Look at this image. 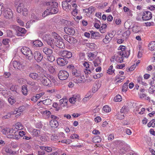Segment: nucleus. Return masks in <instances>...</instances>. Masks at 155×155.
Wrapping results in <instances>:
<instances>
[{
    "label": "nucleus",
    "instance_id": "nucleus-59",
    "mask_svg": "<svg viewBox=\"0 0 155 155\" xmlns=\"http://www.w3.org/2000/svg\"><path fill=\"white\" fill-rule=\"evenodd\" d=\"M87 10L89 11V14H91L94 11V7H90L88 8V10Z\"/></svg>",
    "mask_w": 155,
    "mask_h": 155
},
{
    "label": "nucleus",
    "instance_id": "nucleus-53",
    "mask_svg": "<svg viewBox=\"0 0 155 155\" xmlns=\"http://www.w3.org/2000/svg\"><path fill=\"white\" fill-rule=\"evenodd\" d=\"M10 41V40L8 39H5L2 41V43L3 44L6 45H8Z\"/></svg>",
    "mask_w": 155,
    "mask_h": 155
},
{
    "label": "nucleus",
    "instance_id": "nucleus-7",
    "mask_svg": "<svg viewBox=\"0 0 155 155\" xmlns=\"http://www.w3.org/2000/svg\"><path fill=\"white\" fill-rule=\"evenodd\" d=\"M16 30V35L18 36H23L26 32V30L24 28H21L17 26L15 27Z\"/></svg>",
    "mask_w": 155,
    "mask_h": 155
},
{
    "label": "nucleus",
    "instance_id": "nucleus-19",
    "mask_svg": "<svg viewBox=\"0 0 155 155\" xmlns=\"http://www.w3.org/2000/svg\"><path fill=\"white\" fill-rule=\"evenodd\" d=\"M130 50L125 51H119L118 54L123 57L128 58L130 54Z\"/></svg>",
    "mask_w": 155,
    "mask_h": 155
},
{
    "label": "nucleus",
    "instance_id": "nucleus-42",
    "mask_svg": "<svg viewBox=\"0 0 155 155\" xmlns=\"http://www.w3.org/2000/svg\"><path fill=\"white\" fill-rule=\"evenodd\" d=\"M113 68V66L112 65H110L107 71V73H108L109 74H112V73H114L115 71V70H112Z\"/></svg>",
    "mask_w": 155,
    "mask_h": 155
},
{
    "label": "nucleus",
    "instance_id": "nucleus-28",
    "mask_svg": "<svg viewBox=\"0 0 155 155\" xmlns=\"http://www.w3.org/2000/svg\"><path fill=\"white\" fill-rule=\"evenodd\" d=\"M111 37H110L109 35H106L105 38L103 40V42L105 44H107L111 40Z\"/></svg>",
    "mask_w": 155,
    "mask_h": 155
},
{
    "label": "nucleus",
    "instance_id": "nucleus-11",
    "mask_svg": "<svg viewBox=\"0 0 155 155\" xmlns=\"http://www.w3.org/2000/svg\"><path fill=\"white\" fill-rule=\"evenodd\" d=\"M152 17L151 13L150 12L146 11L143 13L142 19L143 20L147 21L150 19Z\"/></svg>",
    "mask_w": 155,
    "mask_h": 155
},
{
    "label": "nucleus",
    "instance_id": "nucleus-15",
    "mask_svg": "<svg viewBox=\"0 0 155 155\" xmlns=\"http://www.w3.org/2000/svg\"><path fill=\"white\" fill-rule=\"evenodd\" d=\"M57 64L60 66L65 65L68 63V61L64 58H58L57 59Z\"/></svg>",
    "mask_w": 155,
    "mask_h": 155
},
{
    "label": "nucleus",
    "instance_id": "nucleus-9",
    "mask_svg": "<svg viewBox=\"0 0 155 155\" xmlns=\"http://www.w3.org/2000/svg\"><path fill=\"white\" fill-rule=\"evenodd\" d=\"M13 67L15 70H20L23 69L24 67L20 62L16 61H13L12 63Z\"/></svg>",
    "mask_w": 155,
    "mask_h": 155
},
{
    "label": "nucleus",
    "instance_id": "nucleus-49",
    "mask_svg": "<svg viewBox=\"0 0 155 155\" xmlns=\"http://www.w3.org/2000/svg\"><path fill=\"white\" fill-rule=\"evenodd\" d=\"M88 56L91 58H94L96 56V55L94 54L93 53L89 52L88 53Z\"/></svg>",
    "mask_w": 155,
    "mask_h": 155
},
{
    "label": "nucleus",
    "instance_id": "nucleus-5",
    "mask_svg": "<svg viewBox=\"0 0 155 155\" xmlns=\"http://www.w3.org/2000/svg\"><path fill=\"white\" fill-rule=\"evenodd\" d=\"M57 54L61 56L68 58H71L72 55L71 52L64 50L58 51Z\"/></svg>",
    "mask_w": 155,
    "mask_h": 155
},
{
    "label": "nucleus",
    "instance_id": "nucleus-44",
    "mask_svg": "<svg viewBox=\"0 0 155 155\" xmlns=\"http://www.w3.org/2000/svg\"><path fill=\"white\" fill-rule=\"evenodd\" d=\"M103 110L106 112L107 113L110 112L111 110V108L108 106H105L103 107Z\"/></svg>",
    "mask_w": 155,
    "mask_h": 155
},
{
    "label": "nucleus",
    "instance_id": "nucleus-20",
    "mask_svg": "<svg viewBox=\"0 0 155 155\" xmlns=\"http://www.w3.org/2000/svg\"><path fill=\"white\" fill-rule=\"evenodd\" d=\"M42 51L45 54L47 55H50L52 53V50L47 47L44 48L43 49Z\"/></svg>",
    "mask_w": 155,
    "mask_h": 155
},
{
    "label": "nucleus",
    "instance_id": "nucleus-30",
    "mask_svg": "<svg viewBox=\"0 0 155 155\" xmlns=\"http://www.w3.org/2000/svg\"><path fill=\"white\" fill-rule=\"evenodd\" d=\"M40 148L41 150H45L48 152H50L52 150V148L50 147L41 146Z\"/></svg>",
    "mask_w": 155,
    "mask_h": 155
},
{
    "label": "nucleus",
    "instance_id": "nucleus-14",
    "mask_svg": "<svg viewBox=\"0 0 155 155\" xmlns=\"http://www.w3.org/2000/svg\"><path fill=\"white\" fill-rule=\"evenodd\" d=\"M80 95L78 94H75L69 100L70 102L72 104L74 103L77 101H79L80 99Z\"/></svg>",
    "mask_w": 155,
    "mask_h": 155
},
{
    "label": "nucleus",
    "instance_id": "nucleus-23",
    "mask_svg": "<svg viewBox=\"0 0 155 155\" xmlns=\"http://www.w3.org/2000/svg\"><path fill=\"white\" fill-rule=\"evenodd\" d=\"M4 16L7 19L12 18L13 16V14L12 12L7 11L5 12Z\"/></svg>",
    "mask_w": 155,
    "mask_h": 155
},
{
    "label": "nucleus",
    "instance_id": "nucleus-52",
    "mask_svg": "<svg viewBox=\"0 0 155 155\" xmlns=\"http://www.w3.org/2000/svg\"><path fill=\"white\" fill-rule=\"evenodd\" d=\"M124 145H125V146H122L121 147V149L124 150L125 151H126L129 149V146L127 144H126L125 143Z\"/></svg>",
    "mask_w": 155,
    "mask_h": 155
},
{
    "label": "nucleus",
    "instance_id": "nucleus-22",
    "mask_svg": "<svg viewBox=\"0 0 155 155\" xmlns=\"http://www.w3.org/2000/svg\"><path fill=\"white\" fill-rule=\"evenodd\" d=\"M71 72L72 75L76 77H79L81 75L80 71L78 70L76 68L73 71H72Z\"/></svg>",
    "mask_w": 155,
    "mask_h": 155
},
{
    "label": "nucleus",
    "instance_id": "nucleus-35",
    "mask_svg": "<svg viewBox=\"0 0 155 155\" xmlns=\"http://www.w3.org/2000/svg\"><path fill=\"white\" fill-rule=\"evenodd\" d=\"M47 68L48 69L49 71L51 73H53L54 72L55 70L53 66H52L50 65H48L47 66Z\"/></svg>",
    "mask_w": 155,
    "mask_h": 155
},
{
    "label": "nucleus",
    "instance_id": "nucleus-45",
    "mask_svg": "<svg viewBox=\"0 0 155 155\" xmlns=\"http://www.w3.org/2000/svg\"><path fill=\"white\" fill-rule=\"evenodd\" d=\"M41 139L42 141L45 142L49 140V138L47 136H44L41 137Z\"/></svg>",
    "mask_w": 155,
    "mask_h": 155
},
{
    "label": "nucleus",
    "instance_id": "nucleus-37",
    "mask_svg": "<svg viewBox=\"0 0 155 155\" xmlns=\"http://www.w3.org/2000/svg\"><path fill=\"white\" fill-rule=\"evenodd\" d=\"M21 91L23 94L25 95H27L28 93L27 87L25 85L23 86L22 88Z\"/></svg>",
    "mask_w": 155,
    "mask_h": 155
},
{
    "label": "nucleus",
    "instance_id": "nucleus-8",
    "mask_svg": "<svg viewBox=\"0 0 155 155\" xmlns=\"http://www.w3.org/2000/svg\"><path fill=\"white\" fill-rule=\"evenodd\" d=\"M64 39L70 44H73L77 42V40L74 37L67 35H64Z\"/></svg>",
    "mask_w": 155,
    "mask_h": 155
},
{
    "label": "nucleus",
    "instance_id": "nucleus-61",
    "mask_svg": "<svg viewBox=\"0 0 155 155\" xmlns=\"http://www.w3.org/2000/svg\"><path fill=\"white\" fill-rule=\"evenodd\" d=\"M38 155H45V152L44 150H41L38 151Z\"/></svg>",
    "mask_w": 155,
    "mask_h": 155
},
{
    "label": "nucleus",
    "instance_id": "nucleus-18",
    "mask_svg": "<svg viewBox=\"0 0 155 155\" xmlns=\"http://www.w3.org/2000/svg\"><path fill=\"white\" fill-rule=\"evenodd\" d=\"M115 61L118 63H121L123 61V57L122 55H120L118 54V52L117 53V54H115Z\"/></svg>",
    "mask_w": 155,
    "mask_h": 155
},
{
    "label": "nucleus",
    "instance_id": "nucleus-10",
    "mask_svg": "<svg viewBox=\"0 0 155 155\" xmlns=\"http://www.w3.org/2000/svg\"><path fill=\"white\" fill-rule=\"evenodd\" d=\"M64 31L67 34L73 35L75 33V31L74 28L71 27H65L64 28Z\"/></svg>",
    "mask_w": 155,
    "mask_h": 155
},
{
    "label": "nucleus",
    "instance_id": "nucleus-26",
    "mask_svg": "<svg viewBox=\"0 0 155 155\" xmlns=\"http://www.w3.org/2000/svg\"><path fill=\"white\" fill-rule=\"evenodd\" d=\"M33 44L35 46L37 47H41L43 45L42 43L38 40H36L34 41Z\"/></svg>",
    "mask_w": 155,
    "mask_h": 155
},
{
    "label": "nucleus",
    "instance_id": "nucleus-2",
    "mask_svg": "<svg viewBox=\"0 0 155 155\" xmlns=\"http://www.w3.org/2000/svg\"><path fill=\"white\" fill-rule=\"evenodd\" d=\"M21 51L29 60H31L33 58L32 52L29 48L24 47L21 49Z\"/></svg>",
    "mask_w": 155,
    "mask_h": 155
},
{
    "label": "nucleus",
    "instance_id": "nucleus-34",
    "mask_svg": "<svg viewBox=\"0 0 155 155\" xmlns=\"http://www.w3.org/2000/svg\"><path fill=\"white\" fill-rule=\"evenodd\" d=\"M60 103L61 105L62 104H64L63 106H65L67 105V102L68 101V100L66 98H63L61 99L60 100Z\"/></svg>",
    "mask_w": 155,
    "mask_h": 155
},
{
    "label": "nucleus",
    "instance_id": "nucleus-31",
    "mask_svg": "<svg viewBox=\"0 0 155 155\" xmlns=\"http://www.w3.org/2000/svg\"><path fill=\"white\" fill-rule=\"evenodd\" d=\"M32 133L34 136H38L40 134V132L39 130L34 129L32 130Z\"/></svg>",
    "mask_w": 155,
    "mask_h": 155
},
{
    "label": "nucleus",
    "instance_id": "nucleus-4",
    "mask_svg": "<svg viewBox=\"0 0 155 155\" xmlns=\"http://www.w3.org/2000/svg\"><path fill=\"white\" fill-rule=\"evenodd\" d=\"M42 39L49 45H50L51 47L53 46V43L54 41V39L51 37V36L50 35L45 34L43 35Z\"/></svg>",
    "mask_w": 155,
    "mask_h": 155
},
{
    "label": "nucleus",
    "instance_id": "nucleus-33",
    "mask_svg": "<svg viewBox=\"0 0 155 155\" xmlns=\"http://www.w3.org/2000/svg\"><path fill=\"white\" fill-rule=\"evenodd\" d=\"M99 33L98 32H95L92 34L91 36V38L95 39H98L100 37Z\"/></svg>",
    "mask_w": 155,
    "mask_h": 155
},
{
    "label": "nucleus",
    "instance_id": "nucleus-39",
    "mask_svg": "<svg viewBox=\"0 0 155 155\" xmlns=\"http://www.w3.org/2000/svg\"><path fill=\"white\" fill-rule=\"evenodd\" d=\"M129 82V81H128V82H126L123 84L122 89V91L123 92H126L127 91V89H128V84Z\"/></svg>",
    "mask_w": 155,
    "mask_h": 155
},
{
    "label": "nucleus",
    "instance_id": "nucleus-50",
    "mask_svg": "<svg viewBox=\"0 0 155 155\" xmlns=\"http://www.w3.org/2000/svg\"><path fill=\"white\" fill-rule=\"evenodd\" d=\"M51 139L53 141H55L58 139V137L56 135H52L51 137Z\"/></svg>",
    "mask_w": 155,
    "mask_h": 155
},
{
    "label": "nucleus",
    "instance_id": "nucleus-3",
    "mask_svg": "<svg viewBox=\"0 0 155 155\" xmlns=\"http://www.w3.org/2000/svg\"><path fill=\"white\" fill-rule=\"evenodd\" d=\"M39 77L38 81H40L44 85L48 86L51 84V81L44 74H39Z\"/></svg>",
    "mask_w": 155,
    "mask_h": 155
},
{
    "label": "nucleus",
    "instance_id": "nucleus-63",
    "mask_svg": "<svg viewBox=\"0 0 155 155\" xmlns=\"http://www.w3.org/2000/svg\"><path fill=\"white\" fill-rule=\"evenodd\" d=\"M119 48L121 50L120 51H124L126 50V47L123 45L120 46Z\"/></svg>",
    "mask_w": 155,
    "mask_h": 155
},
{
    "label": "nucleus",
    "instance_id": "nucleus-40",
    "mask_svg": "<svg viewBox=\"0 0 155 155\" xmlns=\"http://www.w3.org/2000/svg\"><path fill=\"white\" fill-rule=\"evenodd\" d=\"M139 28V27L137 26H134L132 28V31L135 33H137L140 31Z\"/></svg>",
    "mask_w": 155,
    "mask_h": 155
},
{
    "label": "nucleus",
    "instance_id": "nucleus-27",
    "mask_svg": "<svg viewBox=\"0 0 155 155\" xmlns=\"http://www.w3.org/2000/svg\"><path fill=\"white\" fill-rule=\"evenodd\" d=\"M79 78L76 79L74 80V82L76 83H81L82 82H84L85 80H84V76H83V77L82 78L81 77H79Z\"/></svg>",
    "mask_w": 155,
    "mask_h": 155
},
{
    "label": "nucleus",
    "instance_id": "nucleus-24",
    "mask_svg": "<svg viewBox=\"0 0 155 155\" xmlns=\"http://www.w3.org/2000/svg\"><path fill=\"white\" fill-rule=\"evenodd\" d=\"M149 49L151 51L155 50V41H151L149 44Z\"/></svg>",
    "mask_w": 155,
    "mask_h": 155
},
{
    "label": "nucleus",
    "instance_id": "nucleus-57",
    "mask_svg": "<svg viewBox=\"0 0 155 155\" xmlns=\"http://www.w3.org/2000/svg\"><path fill=\"white\" fill-rule=\"evenodd\" d=\"M27 84L31 86H34L35 85V83L34 81H27Z\"/></svg>",
    "mask_w": 155,
    "mask_h": 155
},
{
    "label": "nucleus",
    "instance_id": "nucleus-48",
    "mask_svg": "<svg viewBox=\"0 0 155 155\" xmlns=\"http://www.w3.org/2000/svg\"><path fill=\"white\" fill-rule=\"evenodd\" d=\"M47 58L48 60L50 62H53L55 60V58L54 56L52 55H50L47 57Z\"/></svg>",
    "mask_w": 155,
    "mask_h": 155
},
{
    "label": "nucleus",
    "instance_id": "nucleus-38",
    "mask_svg": "<svg viewBox=\"0 0 155 155\" xmlns=\"http://www.w3.org/2000/svg\"><path fill=\"white\" fill-rule=\"evenodd\" d=\"M90 93L91 92H89V93H88V94L86 95V97L84 98H83V101L84 102H85L87 101H88L89 99L90 98H91V97H92V95H89V93Z\"/></svg>",
    "mask_w": 155,
    "mask_h": 155
},
{
    "label": "nucleus",
    "instance_id": "nucleus-56",
    "mask_svg": "<svg viewBox=\"0 0 155 155\" xmlns=\"http://www.w3.org/2000/svg\"><path fill=\"white\" fill-rule=\"evenodd\" d=\"M78 137L79 136L76 134H73L70 137V138L72 139L78 138Z\"/></svg>",
    "mask_w": 155,
    "mask_h": 155
},
{
    "label": "nucleus",
    "instance_id": "nucleus-17",
    "mask_svg": "<svg viewBox=\"0 0 155 155\" xmlns=\"http://www.w3.org/2000/svg\"><path fill=\"white\" fill-rule=\"evenodd\" d=\"M50 125L52 127L57 128L58 126V123L56 120H52L50 122Z\"/></svg>",
    "mask_w": 155,
    "mask_h": 155
},
{
    "label": "nucleus",
    "instance_id": "nucleus-29",
    "mask_svg": "<svg viewBox=\"0 0 155 155\" xmlns=\"http://www.w3.org/2000/svg\"><path fill=\"white\" fill-rule=\"evenodd\" d=\"M23 125L20 122H18L16 124L15 129H16L17 130H21L23 129Z\"/></svg>",
    "mask_w": 155,
    "mask_h": 155
},
{
    "label": "nucleus",
    "instance_id": "nucleus-55",
    "mask_svg": "<svg viewBox=\"0 0 155 155\" xmlns=\"http://www.w3.org/2000/svg\"><path fill=\"white\" fill-rule=\"evenodd\" d=\"M8 101L11 105H12L15 102V100L12 99L11 97L8 98Z\"/></svg>",
    "mask_w": 155,
    "mask_h": 155
},
{
    "label": "nucleus",
    "instance_id": "nucleus-25",
    "mask_svg": "<svg viewBox=\"0 0 155 155\" xmlns=\"http://www.w3.org/2000/svg\"><path fill=\"white\" fill-rule=\"evenodd\" d=\"M92 141L94 143H99L101 141V138L100 136H97L92 139Z\"/></svg>",
    "mask_w": 155,
    "mask_h": 155
},
{
    "label": "nucleus",
    "instance_id": "nucleus-36",
    "mask_svg": "<svg viewBox=\"0 0 155 155\" xmlns=\"http://www.w3.org/2000/svg\"><path fill=\"white\" fill-rule=\"evenodd\" d=\"M93 62L94 63V67H97L101 63V60L99 59V57L97 58L95 61H93Z\"/></svg>",
    "mask_w": 155,
    "mask_h": 155
},
{
    "label": "nucleus",
    "instance_id": "nucleus-43",
    "mask_svg": "<svg viewBox=\"0 0 155 155\" xmlns=\"http://www.w3.org/2000/svg\"><path fill=\"white\" fill-rule=\"evenodd\" d=\"M114 101L116 102H120L121 101V97L119 95H117L115 97Z\"/></svg>",
    "mask_w": 155,
    "mask_h": 155
},
{
    "label": "nucleus",
    "instance_id": "nucleus-64",
    "mask_svg": "<svg viewBox=\"0 0 155 155\" xmlns=\"http://www.w3.org/2000/svg\"><path fill=\"white\" fill-rule=\"evenodd\" d=\"M67 67L68 68L70 69L71 72L72 71H73L75 68L74 66L73 65H70L68 66Z\"/></svg>",
    "mask_w": 155,
    "mask_h": 155
},
{
    "label": "nucleus",
    "instance_id": "nucleus-47",
    "mask_svg": "<svg viewBox=\"0 0 155 155\" xmlns=\"http://www.w3.org/2000/svg\"><path fill=\"white\" fill-rule=\"evenodd\" d=\"M95 21L96 22V23H95L94 24V26L97 29H99L100 28V25L97 22H100V21L99 20H97V19H95Z\"/></svg>",
    "mask_w": 155,
    "mask_h": 155
},
{
    "label": "nucleus",
    "instance_id": "nucleus-6",
    "mask_svg": "<svg viewBox=\"0 0 155 155\" xmlns=\"http://www.w3.org/2000/svg\"><path fill=\"white\" fill-rule=\"evenodd\" d=\"M58 76L60 80H64L68 78L69 74L66 71H60L58 73Z\"/></svg>",
    "mask_w": 155,
    "mask_h": 155
},
{
    "label": "nucleus",
    "instance_id": "nucleus-46",
    "mask_svg": "<svg viewBox=\"0 0 155 155\" xmlns=\"http://www.w3.org/2000/svg\"><path fill=\"white\" fill-rule=\"evenodd\" d=\"M50 13V12L49 10L48 9V7H47V9L43 12L42 16L43 17H45L46 16L49 14Z\"/></svg>",
    "mask_w": 155,
    "mask_h": 155
},
{
    "label": "nucleus",
    "instance_id": "nucleus-32",
    "mask_svg": "<svg viewBox=\"0 0 155 155\" xmlns=\"http://www.w3.org/2000/svg\"><path fill=\"white\" fill-rule=\"evenodd\" d=\"M45 105H50L52 103V101L50 99H48L41 101Z\"/></svg>",
    "mask_w": 155,
    "mask_h": 155
},
{
    "label": "nucleus",
    "instance_id": "nucleus-41",
    "mask_svg": "<svg viewBox=\"0 0 155 155\" xmlns=\"http://www.w3.org/2000/svg\"><path fill=\"white\" fill-rule=\"evenodd\" d=\"M52 35L54 38L56 40H59V39H61L60 36L55 32H52Z\"/></svg>",
    "mask_w": 155,
    "mask_h": 155
},
{
    "label": "nucleus",
    "instance_id": "nucleus-12",
    "mask_svg": "<svg viewBox=\"0 0 155 155\" xmlns=\"http://www.w3.org/2000/svg\"><path fill=\"white\" fill-rule=\"evenodd\" d=\"M34 59L37 62H40L43 59L42 55L38 51H35L34 54Z\"/></svg>",
    "mask_w": 155,
    "mask_h": 155
},
{
    "label": "nucleus",
    "instance_id": "nucleus-1",
    "mask_svg": "<svg viewBox=\"0 0 155 155\" xmlns=\"http://www.w3.org/2000/svg\"><path fill=\"white\" fill-rule=\"evenodd\" d=\"M45 3L51 14H56L58 12V9L57 8L58 7V4L57 2H46Z\"/></svg>",
    "mask_w": 155,
    "mask_h": 155
},
{
    "label": "nucleus",
    "instance_id": "nucleus-21",
    "mask_svg": "<svg viewBox=\"0 0 155 155\" xmlns=\"http://www.w3.org/2000/svg\"><path fill=\"white\" fill-rule=\"evenodd\" d=\"M29 76L33 80H37L38 81L39 75L35 73H31L29 74Z\"/></svg>",
    "mask_w": 155,
    "mask_h": 155
},
{
    "label": "nucleus",
    "instance_id": "nucleus-54",
    "mask_svg": "<svg viewBox=\"0 0 155 155\" xmlns=\"http://www.w3.org/2000/svg\"><path fill=\"white\" fill-rule=\"evenodd\" d=\"M7 36L9 37H12L13 36L12 31L10 30H8L7 31Z\"/></svg>",
    "mask_w": 155,
    "mask_h": 155
},
{
    "label": "nucleus",
    "instance_id": "nucleus-13",
    "mask_svg": "<svg viewBox=\"0 0 155 155\" xmlns=\"http://www.w3.org/2000/svg\"><path fill=\"white\" fill-rule=\"evenodd\" d=\"M54 44L57 47L60 48H65L64 44L61 41V39L56 40L54 42Z\"/></svg>",
    "mask_w": 155,
    "mask_h": 155
},
{
    "label": "nucleus",
    "instance_id": "nucleus-16",
    "mask_svg": "<svg viewBox=\"0 0 155 155\" xmlns=\"http://www.w3.org/2000/svg\"><path fill=\"white\" fill-rule=\"evenodd\" d=\"M13 132V129L9 128H6L3 129L2 130V133L7 136L9 134L12 133Z\"/></svg>",
    "mask_w": 155,
    "mask_h": 155
},
{
    "label": "nucleus",
    "instance_id": "nucleus-62",
    "mask_svg": "<svg viewBox=\"0 0 155 155\" xmlns=\"http://www.w3.org/2000/svg\"><path fill=\"white\" fill-rule=\"evenodd\" d=\"M10 89L12 91H16V86L14 85H12L10 88Z\"/></svg>",
    "mask_w": 155,
    "mask_h": 155
},
{
    "label": "nucleus",
    "instance_id": "nucleus-60",
    "mask_svg": "<svg viewBox=\"0 0 155 155\" xmlns=\"http://www.w3.org/2000/svg\"><path fill=\"white\" fill-rule=\"evenodd\" d=\"M125 143H124L123 142L120 141H117V144L119 146L121 147H120L121 148V147L122 146H125V145H124Z\"/></svg>",
    "mask_w": 155,
    "mask_h": 155
},
{
    "label": "nucleus",
    "instance_id": "nucleus-58",
    "mask_svg": "<svg viewBox=\"0 0 155 155\" xmlns=\"http://www.w3.org/2000/svg\"><path fill=\"white\" fill-rule=\"evenodd\" d=\"M18 133L20 137H22L24 136H25V132L23 131H19Z\"/></svg>",
    "mask_w": 155,
    "mask_h": 155
},
{
    "label": "nucleus",
    "instance_id": "nucleus-51",
    "mask_svg": "<svg viewBox=\"0 0 155 155\" xmlns=\"http://www.w3.org/2000/svg\"><path fill=\"white\" fill-rule=\"evenodd\" d=\"M44 94V93L42 92L38 94H37L35 96L37 100Z\"/></svg>",
    "mask_w": 155,
    "mask_h": 155
}]
</instances>
